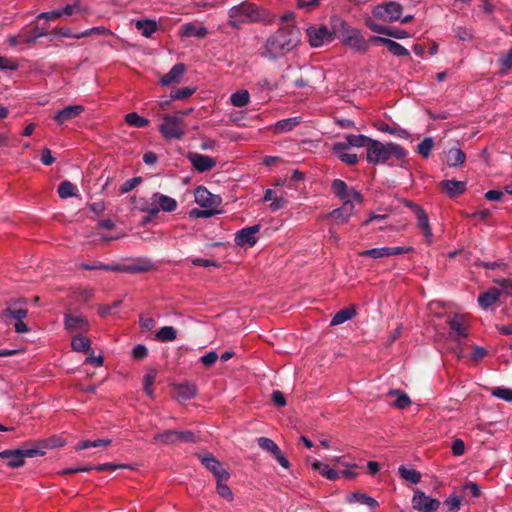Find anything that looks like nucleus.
<instances>
[{
  "label": "nucleus",
  "mask_w": 512,
  "mask_h": 512,
  "mask_svg": "<svg viewBox=\"0 0 512 512\" xmlns=\"http://www.w3.org/2000/svg\"><path fill=\"white\" fill-rule=\"evenodd\" d=\"M208 34L206 27L194 23H186L181 28V35L184 37L205 38Z\"/></svg>",
  "instance_id": "obj_29"
},
{
  "label": "nucleus",
  "mask_w": 512,
  "mask_h": 512,
  "mask_svg": "<svg viewBox=\"0 0 512 512\" xmlns=\"http://www.w3.org/2000/svg\"><path fill=\"white\" fill-rule=\"evenodd\" d=\"M308 43L312 48H319L325 44L331 43L336 38L335 29H329L324 24H316L306 29Z\"/></svg>",
  "instance_id": "obj_7"
},
{
  "label": "nucleus",
  "mask_w": 512,
  "mask_h": 512,
  "mask_svg": "<svg viewBox=\"0 0 512 512\" xmlns=\"http://www.w3.org/2000/svg\"><path fill=\"white\" fill-rule=\"evenodd\" d=\"M393 156L397 159H402L406 156V151L398 144H384L374 139L370 141L366 150L367 162L373 165L385 163Z\"/></svg>",
  "instance_id": "obj_4"
},
{
  "label": "nucleus",
  "mask_w": 512,
  "mask_h": 512,
  "mask_svg": "<svg viewBox=\"0 0 512 512\" xmlns=\"http://www.w3.org/2000/svg\"><path fill=\"white\" fill-rule=\"evenodd\" d=\"M502 72L512 69V47L509 51L499 59Z\"/></svg>",
  "instance_id": "obj_58"
},
{
  "label": "nucleus",
  "mask_w": 512,
  "mask_h": 512,
  "mask_svg": "<svg viewBox=\"0 0 512 512\" xmlns=\"http://www.w3.org/2000/svg\"><path fill=\"white\" fill-rule=\"evenodd\" d=\"M191 263L198 267H219L218 262L212 259L193 258Z\"/></svg>",
  "instance_id": "obj_62"
},
{
  "label": "nucleus",
  "mask_w": 512,
  "mask_h": 512,
  "mask_svg": "<svg viewBox=\"0 0 512 512\" xmlns=\"http://www.w3.org/2000/svg\"><path fill=\"white\" fill-rule=\"evenodd\" d=\"M366 26L373 32L375 33H378V34H383V35H386L388 33V28L389 27H386V26H383V25H380L374 21H371V20H367L366 21Z\"/></svg>",
  "instance_id": "obj_63"
},
{
  "label": "nucleus",
  "mask_w": 512,
  "mask_h": 512,
  "mask_svg": "<svg viewBox=\"0 0 512 512\" xmlns=\"http://www.w3.org/2000/svg\"><path fill=\"white\" fill-rule=\"evenodd\" d=\"M440 504L438 499L426 495L421 490H416L412 497V507L418 512H436Z\"/></svg>",
  "instance_id": "obj_12"
},
{
  "label": "nucleus",
  "mask_w": 512,
  "mask_h": 512,
  "mask_svg": "<svg viewBox=\"0 0 512 512\" xmlns=\"http://www.w3.org/2000/svg\"><path fill=\"white\" fill-rule=\"evenodd\" d=\"M399 474L403 479H405L413 484H417L421 480L420 472H418L417 470H415L413 468H406L405 466H400Z\"/></svg>",
  "instance_id": "obj_46"
},
{
  "label": "nucleus",
  "mask_w": 512,
  "mask_h": 512,
  "mask_svg": "<svg viewBox=\"0 0 512 512\" xmlns=\"http://www.w3.org/2000/svg\"><path fill=\"white\" fill-rule=\"evenodd\" d=\"M197 439V436L189 430H166L153 437L154 442L164 444L195 443Z\"/></svg>",
  "instance_id": "obj_9"
},
{
  "label": "nucleus",
  "mask_w": 512,
  "mask_h": 512,
  "mask_svg": "<svg viewBox=\"0 0 512 512\" xmlns=\"http://www.w3.org/2000/svg\"><path fill=\"white\" fill-rule=\"evenodd\" d=\"M195 202L200 205L201 207L207 208V209H213L216 207L220 199L213 195L211 192L208 191V189L204 186H199L195 189Z\"/></svg>",
  "instance_id": "obj_22"
},
{
  "label": "nucleus",
  "mask_w": 512,
  "mask_h": 512,
  "mask_svg": "<svg viewBox=\"0 0 512 512\" xmlns=\"http://www.w3.org/2000/svg\"><path fill=\"white\" fill-rule=\"evenodd\" d=\"M142 181L141 177H133L125 181L120 187L121 193H128L132 189H134L138 184Z\"/></svg>",
  "instance_id": "obj_59"
},
{
  "label": "nucleus",
  "mask_w": 512,
  "mask_h": 512,
  "mask_svg": "<svg viewBox=\"0 0 512 512\" xmlns=\"http://www.w3.org/2000/svg\"><path fill=\"white\" fill-rule=\"evenodd\" d=\"M295 1H296V8L305 10L306 12L313 11L320 4V0H295Z\"/></svg>",
  "instance_id": "obj_54"
},
{
  "label": "nucleus",
  "mask_w": 512,
  "mask_h": 512,
  "mask_svg": "<svg viewBox=\"0 0 512 512\" xmlns=\"http://www.w3.org/2000/svg\"><path fill=\"white\" fill-rule=\"evenodd\" d=\"M250 95L247 90H238L230 96V102L235 107H245L249 104Z\"/></svg>",
  "instance_id": "obj_40"
},
{
  "label": "nucleus",
  "mask_w": 512,
  "mask_h": 512,
  "mask_svg": "<svg viewBox=\"0 0 512 512\" xmlns=\"http://www.w3.org/2000/svg\"><path fill=\"white\" fill-rule=\"evenodd\" d=\"M152 267L151 262L142 261L140 263L132 264V265H119L117 272H126V273H141L149 271Z\"/></svg>",
  "instance_id": "obj_38"
},
{
  "label": "nucleus",
  "mask_w": 512,
  "mask_h": 512,
  "mask_svg": "<svg viewBox=\"0 0 512 512\" xmlns=\"http://www.w3.org/2000/svg\"><path fill=\"white\" fill-rule=\"evenodd\" d=\"M85 108L82 105H70L58 111L53 119L58 125H63L65 122L78 117Z\"/></svg>",
  "instance_id": "obj_23"
},
{
  "label": "nucleus",
  "mask_w": 512,
  "mask_h": 512,
  "mask_svg": "<svg viewBox=\"0 0 512 512\" xmlns=\"http://www.w3.org/2000/svg\"><path fill=\"white\" fill-rule=\"evenodd\" d=\"M178 207L177 201L160 192H155L149 198L136 200V208L150 216H157L160 211L174 212Z\"/></svg>",
  "instance_id": "obj_5"
},
{
  "label": "nucleus",
  "mask_w": 512,
  "mask_h": 512,
  "mask_svg": "<svg viewBox=\"0 0 512 512\" xmlns=\"http://www.w3.org/2000/svg\"><path fill=\"white\" fill-rule=\"evenodd\" d=\"M446 324L449 327L450 338L457 343H462V341L468 337L469 320L466 315H449L446 319Z\"/></svg>",
  "instance_id": "obj_8"
},
{
  "label": "nucleus",
  "mask_w": 512,
  "mask_h": 512,
  "mask_svg": "<svg viewBox=\"0 0 512 512\" xmlns=\"http://www.w3.org/2000/svg\"><path fill=\"white\" fill-rule=\"evenodd\" d=\"M201 463L213 473L216 479L228 481L230 474L223 469L221 463L210 453L198 456Z\"/></svg>",
  "instance_id": "obj_16"
},
{
  "label": "nucleus",
  "mask_w": 512,
  "mask_h": 512,
  "mask_svg": "<svg viewBox=\"0 0 512 512\" xmlns=\"http://www.w3.org/2000/svg\"><path fill=\"white\" fill-rule=\"evenodd\" d=\"M260 231V225H253L249 227H245L241 230H239L235 234V243L237 246H254L257 243V237L256 234Z\"/></svg>",
  "instance_id": "obj_21"
},
{
  "label": "nucleus",
  "mask_w": 512,
  "mask_h": 512,
  "mask_svg": "<svg viewBox=\"0 0 512 512\" xmlns=\"http://www.w3.org/2000/svg\"><path fill=\"white\" fill-rule=\"evenodd\" d=\"M312 468L318 471L320 475L329 480H337L340 477L339 472L332 469L328 464L322 463L317 460L312 463Z\"/></svg>",
  "instance_id": "obj_34"
},
{
  "label": "nucleus",
  "mask_w": 512,
  "mask_h": 512,
  "mask_svg": "<svg viewBox=\"0 0 512 512\" xmlns=\"http://www.w3.org/2000/svg\"><path fill=\"white\" fill-rule=\"evenodd\" d=\"M176 395L183 400L191 399L196 396L197 388L193 383H180L174 386Z\"/></svg>",
  "instance_id": "obj_32"
},
{
  "label": "nucleus",
  "mask_w": 512,
  "mask_h": 512,
  "mask_svg": "<svg viewBox=\"0 0 512 512\" xmlns=\"http://www.w3.org/2000/svg\"><path fill=\"white\" fill-rule=\"evenodd\" d=\"M159 132L165 140H181L186 135V125L179 115L164 114Z\"/></svg>",
  "instance_id": "obj_6"
},
{
  "label": "nucleus",
  "mask_w": 512,
  "mask_h": 512,
  "mask_svg": "<svg viewBox=\"0 0 512 512\" xmlns=\"http://www.w3.org/2000/svg\"><path fill=\"white\" fill-rule=\"evenodd\" d=\"M466 160L465 153L460 148H451L446 156L449 167H458L464 164Z\"/></svg>",
  "instance_id": "obj_33"
},
{
  "label": "nucleus",
  "mask_w": 512,
  "mask_h": 512,
  "mask_svg": "<svg viewBox=\"0 0 512 512\" xmlns=\"http://www.w3.org/2000/svg\"><path fill=\"white\" fill-rule=\"evenodd\" d=\"M157 372L156 370H150L145 376H144V391L146 394L153 398L154 397V391L152 389V386L156 380Z\"/></svg>",
  "instance_id": "obj_51"
},
{
  "label": "nucleus",
  "mask_w": 512,
  "mask_h": 512,
  "mask_svg": "<svg viewBox=\"0 0 512 512\" xmlns=\"http://www.w3.org/2000/svg\"><path fill=\"white\" fill-rule=\"evenodd\" d=\"M80 267L85 269V270H105V271L117 272L118 264L110 265V264H103L101 262H97V263H94V264L82 263L80 265Z\"/></svg>",
  "instance_id": "obj_52"
},
{
  "label": "nucleus",
  "mask_w": 512,
  "mask_h": 512,
  "mask_svg": "<svg viewBox=\"0 0 512 512\" xmlns=\"http://www.w3.org/2000/svg\"><path fill=\"white\" fill-rule=\"evenodd\" d=\"M388 395L389 396H395L396 397V400L395 402L393 403V405L398 408V409H406L408 408L410 405H411V400L409 398V396L405 393V392H402L398 389H391L389 392H388Z\"/></svg>",
  "instance_id": "obj_37"
},
{
  "label": "nucleus",
  "mask_w": 512,
  "mask_h": 512,
  "mask_svg": "<svg viewBox=\"0 0 512 512\" xmlns=\"http://www.w3.org/2000/svg\"><path fill=\"white\" fill-rule=\"evenodd\" d=\"M128 465L126 464H112V463H104L92 466V470H95L97 472H104V471H114L119 468H127Z\"/></svg>",
  "instance_id": "obj_57"
},
{
  "label": "nucleus",
  "mask_w": 512,
  "mask_h": 512,
  "mask_svg": "<svg viewBox=\"0 0 512 512\" xmlns=\"http://www.w3.org/2000/svg\"><path fill=\"white\" fill-rule=\"evenodd\" d=\"M92 34H103V35H110L111 31L103 26L100 27H93L91 29H87L84 32L78 34L75 36V38L79 39L82 37L90 36Z\"/></svg>",
  "instance_id": "obj_56"
},
{
  "label": "nucleus",
  "mask_w": 512,
  "mask_h": 512,
  "mask_svg": "<svg viewBox=\"0 0 512 512\" xmlns=\"http://www.w3.org/2000/svg\"><path fill=\"white\" fill-rule=\"evenodd\" d=\"M369 41L374 42V43H381V44L385 45L387 47V49L395 56H408L409 55V51L404 46H402L401 44H399L398 42H396L394 40L384 38L381 36H372V37H370Z\"/></svg>",
  "instance_id": "obj_25"
},
{
  "label": "nucleus",
  "mask_w": 512,
  "mask_h": 512,
  "mask_svg": "<svg viewBox=\"0 0 512 512\" xmlns=\"http://www.w3.org/2000/svg\"><path fill=\"white\" fill-rule=\"evenodd\" d=\"M71 346L76 352L87 353L91 348V341L80 333L72 338Z\"/></svg>",
  "instance_id": "obj_35"
},
{
  "label": "nucleus",
  "mask_w": 512,
  "mask_h": 512,
  "mask_svg": "<svg viewBox=\"0 0 512 512\" xmlns=\"http://www.w3.org/2000/svg\"><path fill=\"white\" fill-rule=\"evenodd\" d=\"M196 88L194 87H183L173 90L170 94L172 100H183L187 99L194 94Z\"/></svg>",
  "instance_id": "obj_50"
},
{
  "label": "nucleus",
  "mask_w": 512,
  "mask_h": 512,
  "mask_svg": "<svg viewBox=\"0 0 512 512\" xmlns=\"http://www.w3.org/2000/svg\"><path fill=\"white\" fill-rule=\"evenodd\" d=\"M403 7L398 2H388L377 5L373 8V15L385 22H395L401 19Z\"/></svg>",
  "instance_id": "obj_10"
},
{
  "label": "nucleus",
  "mask_w": 512,
  "mask_h": 512,
  "mask_svg": "<svg viewBox=\"0 0 512 512\" xmlns=\"http://www.w3.org/2000/svg\"><path fill=\"white\" fill-rule=\"evenodd\" d=\"M177 337V331L172 326H164L156 333V338L161 342L174 341Z\"/></svg>",
  "instance_id": "obj_47"
},
{
  "label": "nucleus",
  "mask_w": 512,
  "mask_h": 512,
  "mask_svg": "<svg viewBox=\"0 0 512 512\" xmlns=\"http://www.w3.org/2000/svg\"><path fill=\"white\" fill-rule=\"evenodd\" d=\"M356 315L354 307L344 308L338 311L331 320V326L340 325L348 320H351Z\"/></svg>",
  "instance_id": "obj_36"
},
{
  "label": "nucleus",
  "mask_w": 512,
  "mask_h": 512,
  "mask_svg": "<svg viewBox=\"0 0 512 512\" xmlns=\"http://www.w3.org/2000/svg\"><path fill=\"white\" fill-rule=\"evenodd\" d=\"M27 315H28V310L26 308H18L17 309V308L7 307L2 312L3 317H10L13 320H15V322L24 320L27 317Z\"/></svg>",
  "instance_id": "obj_44"
},
{
  "label": "nucleus",
  "mask_w": 512,
  "mask_h": 512,
  "mask_svg": "<svg viewBox=\"0 0 512 512\" xmlns=\"http://www.w3.org/2000/svg\"><path fill=\"white\" fill-rule=\"evenodd\" d=\"M349 502L351 503H359L362 505L369 506L370 508H375L378 506V502L364 493H353L349 496Z\"/></svg>",
  "instance_id": "obj_41"
},
{
  "label": "nucleus",
  "mask_w": 512,
  "mask_h": 512,
  "mask_svg": "<svg viewBox=\"0 0 512 512\" xmlns=\"http://www.w3.org/2000/svg\"><path fill=\"white\" fill-rule=\"evenodd\" d=\"M64 327L69 333H83L89 331L90 325L88 319L82 314H66L64 318Z\"/></svg>",
  "instance_id": "obj_19"
},
{
  "label": "nucleus",
  "mask_w": 512,
  "mask_h": 512,
  "mask_svg": "<svg viewBox=\"0 0 512 512\" xmlns=\"http://www.w3.org/2000/svg\"><path fill=\"white\" fill-rule=\"evenodd\" d=\"M300 41V29L294 24H286L267 38L262 55L269 59L282 57L296 48Z\"/></svg>",
  "instance_id": "obj_1"
},
{
  "label": "nucleus",
  "mask_w": 512,
  "mask_h": 512,
  "mask_svg": "<svg viewBox=\"0 0 512 512\" xmlns=\"http://www.w3.org/2000/svg\"><path fill=\"white\" fill-rule=\"evenodd\" d=\"M445 505L449 511L459 510L461 506V499L458 496L451 495L445 500Z\"/></svg>",
  "instance_id": "obj_61"
},
{
  "label": "nucleus",
  "mask_w": 512,
  "mask_h": 512,
  "mask_svg": "<svg viewBox=\"0 0 512 512\" xmlns=\"http://www.w3.org/2000/svg\"><path fill=\"white\" fill-rule=\"evenodd\" d=\"M300 123L297 117L287 118L281 121H278L274 126V131L276 133H284L291 131L294 127H296Z\"/></svg>",
  "instance_id": "obj_42"
},
{
  "label": "nucleus",
  "mask_w": 512,
  "mask_h": 512,
  "mask_svg": "<svg viewBox=\"0 0 512 512\" xmlns=\"http://www.w3.org/2000/svg\"><path fill=\"white\" fill-rule=\"evenodd\" d=\"M39 454L37 449H16L0 452V458L7 461L10 468H18L24 465L26 457H34Z\"/></svg>",
  "instance_id": "obj_11"
},
{
  "label": "nucleus",
  "mask_w": 512,
  "mask_h": 512,
  "mask_svg": "<svg viewBox=\"0 0 512 512\" xmlns=\"http://www.w3.org/2000/svg\"><path fill=\"white\" fill-rule=\"evenodd\" d=\"M492 395L505 401H512V389L510 388L497 387L492 391Z\"/></svg>",
  "instance_id": "obj_55"
},
{
  "label": "nucleus",
  "mask_w": 512,
  "mask_h": 512,
  "mask_svg": "<svg viewBox=\"0 0 512 512\" xmlns=\"http://www.w3.org/2000/svg\"><path fill=\"white\" fill-rule=\"evenodd\" d=\"M330 25L335 29L336 37L344 46H347L358 53H366L369 49V40H366L361 31L350 26L348 22L339 16L330 18Z\"/></svg>",
  "instance_id": "obj_2"
},
{
  "label": "nucleus",
  "mask_w": 512,
  "mask_h": 512,
  "mask_svg": "<svg viewBox=\"0 0 512 512\" xmlns=\"http://www.w3.org/2000/svg\"><path fill=\"white\" fill-rule=\"evenodd\" d=\"M110 443H111L110 439H97V440H94V441L83 440V441H80L77 444L76 449L77 450H85V449H88V448H96V447L108 446V445H110Z\"/></svg>",
  "instance_id": "obj_48"
},
{
  "label": "nucleus",
  "mask_w": 512,
  "mask_h": 512,
  "mask_svg": "<svg viewBox=\"0 0 512 512\" xmlns=\"http://www.w3.org/2000/svg\"><path fill=\"white\" fill-rule=\"evenodd\" d=\"M500 294L501 291L497 288H490L483 292L478 297V303L480 307L483 309H488L499 300Z\"/></svg>",
  "instance_id": "obj_28"
},
{
  "label": "nucleus",
  "mask_w": 512,
  "mask_h": 512,
  "mask_svg": "<svg viewBox=\"0 0 512 512\" xmlns=\"http://www.w3.org/2000/svg\"><path fill=\"white\" fill-rule=\"evenodd\" d=\"M412 251V247L404 246V247H381V248H373L369 250H363L358 253L361 257H372L374 259L390 257L394 255L406 254Z\"/></svg>",
  "instance_id": "obj_14"
},
{
  "label": "nucleus",
  "mask_w": 512,
  "mask_h": 512,
  "mask_svg": "<svg viewBox=\"0 0 512 512\" xmlns=\"http://www.w3.org/2000/svg\"><path fill=\"white\" fill-rule=\"evenodd\" d=\"M261 449L269 452L284 469L290 468V462L285 457L279 446L270 438L260 437L257 440Z\"/></svg>",
  "instance_id": "obj_15"
},
{
  "label": "nucleus",
  "mask_w": 512,
  "mask_h": 512,
  "mask_svg": "<svg viewBox=\"0 0 512 512\" xmlns=\"http://www.w3.org/2000/svg\"><path fill=\"white\" fill-rule=\"evenodd\" d=\"M135 27L142 33L145 37H150L157 30V23L154 20H138L135 23Z\"/></svg>",
  "instance_id": "obj_39"
},
{
  "label": "nucleus",
  "mask_w": 512,
  "mask_h": 512,
  "mask_svg": "<svg viewBox=\"0 0 512 512\" xmlns=\"http://www.w3.org/2000/svg\"><path fill=\"white\" fill-rule=\"evenodd\" d=\"M440 187L449 197L454 198L465 193L467 183L457 180H443L440 182Z\"/></svg>",
  "instance_id": "obj_26"
},
{
  "label": "nucleus",
  "mask_w": 512,
  "mask_h": 512,
  "mask_svg": "<svg viewBox=\"0 0 512 512\" xmlns=\"http://www.w3.org/2000/svg\"><path fill=\"white\" fill-rule=\"evenodd\" d=\"M462 490L468 491V493L474 498H479L481 496L480 487L475 482L466 483L465 485L462 486Z\"/></svg>",
  "instance_id": "obj_60"
},
{
  "label": "nucleus",
  "mask_w": 512,
  "mask_h": 512,
  "mask_svg": "<svg viewBox=\"0 0 512 512\" xmlns=\"http://www.w3.org/2000/svg\"><path fill=\"white\" fill-rule=\"evenodd\" d=\"M310 77L307 78H298L295 80L294 84L297 88H305L311 85V83L315 81L322 82L324 80V72L322 69L312 67L310 69Z\"/></svg>",
  "instance_id": "obj_30"
},
{
  "label": "nucleus",
  "mask_w": 512,
  "mask_h": 512,
  "mask_svg": "<svg viewBox=\"0 0 512 512\" xmlns=\"http://www.w3.org/2000/svg\"><path fill=\"white\" fill-rule=\"evenodd\" d=\"M185 71L186 67L183 63L174 65L172 69L160 79V84L168 86L173 83H178L183 77Z\"/></svg>",
  "instance_id": "obj_27"
},
{
  "label": "nucleus",
  "mask_w": 512,
  "mask_h": 512,
  "mask_svg": "<svg viewBox=\"0 0 512 512\" xmlns=\"http://www.w3.org/2000/svg\"><path fill=\"white\" fill-rule=\"evenodd\" d=\"M332 152L344 163L347 165L353 166L358 163V156L354 153L350 152L348 146L336 142L332 145Z\"/></svg>",
  "instance_id": "obj_24"
},
{
  "label": "nucleus",
  "mask_w": 512,
  "mask_h": 512,
  "mask_svg": "<svg viewBox=\"0 0 512 512\" xmlns=\"http://www.w3.org/2000/svg\"><path fill=\"white\" fill-rule=\"evenodd\" d=\"M187 159L191 163L192 167L199 173L210 171L216 166L214 158L196 152L188 153Z\"/></svg>",
  "instance_id": "obj_18"
},
{
  "label": "nucleus",
  "mask_w": 512,
  "mask_h": 512,
  "mask_svg": "<svg viewBox=\"0 0 512 512\" xmlns=\"http://www.w3.org/2000/svg\"><path fill=\"white\" fill-rule=\"evenodd\" d=\"M132 355L134 359L142 360L148 355V350L146 346L138 344L133 348Z\"/></svg>",
  "instance_id": "obj_64"
},
{
  "label": "nucleus",
  "mask_w": 512,
  "mask_h": 512,
  "mask_svg": "<svg viewBox=\"0 0 512 512\" xmlns=\"http://www.w3.org/2000/svg\"><path fill=\"white\" fill-rule=\"evenodd\" d=\"M410 207L416 214L418 228L422 231L423 235L425 236L427 244L430 245L433 241V232L429 223L427 213L419 205L412 204L410 205Z\"/></svg>",
  "instance_id": "obj_20"
},
{
  "label": "nucleus",
  "mask_w": 512,
  "mask_h": 512,
  "mask_svg": "<svg viewBox=\"0 0 512 512\" xmlns=\"http://www.w3.org/2000/svg\"><path fill=\"white\" fill-rule=\"evenodd\" d=\"M332 192L341 200L346 201L351 199L352 202L361 203L363 196L354 188H349L347 184L341 179H335L331 185Z\"/></svg>",
  "instance_id": "obj_13"
},
{
  "label": "nucleus",
  "mask_w": 512,
  "mask_h": 512,
  "mask_svg": "<svg viewBox=\"0 0 512 512\" xmlns=\"http://www.w3.org/2000/svg\"><path fill=\"white\" fill-rule=\"evenodd\" d=\"M354 212V204L351 199L344 201L343 205L327 213L323 218H332L336 225H342L349 221Z\"/></svg>",
  "instance_id": "obj_17"
},
{
  "label": "nucleus",
  "mask_w": 512,
  "mask_h": 512,
  "mask_svg": "<svg viewBox=\"0 0 512 512\" xmlns=\"http://www.w3.org/2000/svg\"><path fill=\"white\" fill-rule=\"evenodd\" d=\"M76 186L68 180L62 181L58 186V195L62 199L73 197L76 195Z\"/></svg>",
  "instance_id": "obj_45"
},
{
  "label": "nucleus",
  "mask_w": 512,
  "mask_h": 512,
  "mask_svg": "<svg viewBox=\"0 0 512 512\" xmlns=\"http://www.w3.org/2000/svg\"><path fill=\"white\" fill-rule=\"evenodd\" d=\"M372 139L365 136V135H362V134H359V135H354V134H349L345 137V141H342L341 143L348 146L349 149H351L352 147H356V148H366L369 146V143Z\"/></svg>",
  "instance_id": "obj_31"
},
{
  "label": "nucleus",
  "mask_w": 512,
  "mask_h": 512,
  "mask_svg": "<svg viewBox=\"0 0 512 512\" xmlns=\"http://www.w3.org/2000/svg\"><path fill=\"white\" fill-rule=\"evenodd\" d=\"M217 493L226 499L227 501L233 500V493L229 486L226 484L225 480L217 479V487H216Z\"/></svg>",
  "instance_id": "obj_53"
},
{
  "label": "nucleus",
  "mask_w": 512,
  "mask_h": 512,
  "mask_svg": "<svg viewBox=\"0 0 512 512\" xmlns=\"http://www.w3.org/2000/svg\"><path fill=\"white\" fill-rule=\"evenodd\" d=\"M266 14L265 9L254 3L244 1L228 10V25L234 29H241L245 24L265 20Z\"/></svg>",
  "instance_id": "obj_3"
},
{
  "label": "nucleus",
  "mask_w": 512,
  "mask_h": 512,
  "mask_svg": "<svg viewBox=\"0 0 512 512\" xmlns=\"http://www.w3.org/2000/svg\"><path fill=\"white\" fill-rule=\"evenodd\" d=\"M434 147V141L432 138L427 137L422 142H420L417 146V152L423 157L428 158L431 154V151Z\"/></svg>",
  "instance_id": "obj_49"
},
{
  "label": "nucleus",
  "mask_w": 512,
  "mask_h": 512,
  "mask_svg": "<svg viewBox=\"0 0 512 512\" xmlns=\"http://www.w3.org/2000/svg\"><path fill=\"white\" fill-rule=\"evenodd\" d=\"M125 121L128 125L136 128H144L149 125V120L138 115L136 112L126 114Z\"/></svg>",
  "instance_id": "obj_43"
}]
</instances>
